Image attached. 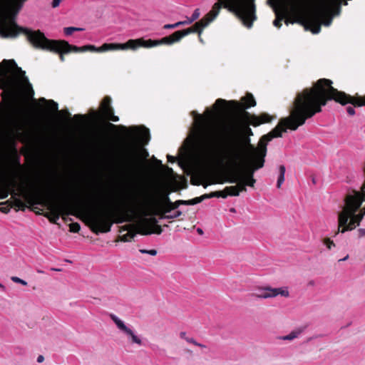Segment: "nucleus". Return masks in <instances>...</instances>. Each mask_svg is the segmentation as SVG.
Here are the masks:
<instances>
[{"label": "nucleus", "instance_id": "f257e3e1", "mask_svg": "<svg viewBox=\"0 0 365 365\" xmlns=\"http://www.w3.org/2000/svg\"><path fill=\"white\" fill-rule=\"evenodd\" d=\"M330 79L320 78L311 88L297 93L290 108L289 115L280 119L278 125L269 133L274 138L282 137L287 130H296L305 124L307 120L322 112V107L330 101L342 106L351 104L354 97L332 86Z\"/></svg>", "mask_w": 365, "mask_h": 365}, {"label": "nucleus", "instance_id": "f03ea898", "mask_svg": "<svg viewBox=\"0 0 365 365\" xmlns=\"http://www.w3.org/2000/svg\"><path fill=\"white\" fill-rule=\"evenodd\" d=\"M255 0H217L211 10L192 26L183 30H179L181 38L192 34L197 33L200 41H202L200 35L204 28L214 21L219 15L222 8L235 14L242 24L250 29L253 22L257 19Z\"/></svg>", "mask_w": 365, "mask_h": 365}, {"label": "nucleus", "instance_id": "7ed1b4c3", "mask_svg": "<svg viewBox=\"0 0 365 365\" xmlns=\"http://www.w3.org/2000/svg\"><path fill=\"white\" fill-rule=\"evenodd\" d=\"M56 189L51 183H47L43 185V189L32 188L27 190L22 187L21 194L29 205H46L50 212L46 213L44 216L53 224H57L61 216L65 221L67 220L66 217L68 215L78 217L81 211L78 203L53 199V195L56 192Z\"/></svg>", "mask_w": 365, "mask_h": 365}, {"label": "nucleus", "instance_id": "20e7f679", "mask_svg": "<svg viewBox=\"0 0 365 365\" xmlns=\"http://www.w3.org/2000/svg\"><path fill=\"white\" fill-rule=\"evenodd\" d=\"M135 212L133 209L121 210L115 204L112 203L106 207L86 211L84 217L93 232L106 233L110 231L114 223L133 221L132 214Z\"/></svg>", "mask_w": 365, "mask_h": 365}, {"label": "nucleus", "instance_id": "39448f33", "mask_svg": "<svg viewBox=\"0 0 365 365\" xmlns=\"http://www.w3.org/2000/svg\"><path fill=\"white\" fill-rule=\"evenodd\" d=\"M200 138L207 146V150L212 154H224L230 160V162L235 165H237L244 158V153L245 151L250 152V154H254L262 158H265L267 155V143L273 138L268 133L261 137L259 140L257 147H255L250 143V139L248 138H243V139H237L230 145V148L225 149H220V148H215L209 144L208 139L204 135L203 132L200 133Z\"/></svg>", "mask_w": 365, "mask_h": 365}, {"label": "nucleus", "instance_id": "423d86ee", "mask_svg": "<svg viewBox=\"0 0 365 365\" xmlns=\"http://www.w3.org/2000/svg\"><path fill=\"white\" fill-rule=\"evenodd\" d=\"M120 129L123 131H129L128 138L130 140L129 149L126 151L121 161L123 170L130 175H136L141 168V159L139 153L133 148L136 140L143 145L148 143L150 140L149 129L144 126H133L128 129L124 125H116L110 122L105 125L104 130H115Z\"/></svg>", "mask_w": 365, "mask_h": 365}, {"label": "nucleus", "instance_id": "0eeeda50", "mask_svg": "<svg viewBox=\"0 0 365 365\" xmlns=\"http://www.w3.org/2000/svg\"><path fill=\"white\" fill-rule=\"evenodd\" d=\"M247 124L245 125H242L241 127L240 130H237L235 129H232V135L231 138H229L228 141H222V138H220L217 130L214 127L205 125L204 123H200L197 128L195 132V138L199 144L202 152L209 158L212 159H226L230 161V160L224 154H212L210 153V151L207 150V146L205 145L204 143L201 140L200 135L201 132H203L204 135L207 138L208 142L210 145L214 146L215 148H220V149H225L227 148H230V145L237 139H243V138H248L249 139L250 136L253 135V133L252 129L249 125H252L247 121H245Z\"/></svg>", "mask_w": 365, "mask_h": 365}, {"label": "nucleus", "instance_id": "6e6552de", "mask_svg": "<svg viewBox=\"0 0 365 365\" xmlns=\"http://www.w3.org/2000/svg\"><path fill=\"white\" fill-rule=\"evenodd\" d=\"M363 202L361 192L353 190L346 194L342 210L338 213V230L336 233L351 231L360 225L365 216L359 211Z\"/></svg>", "mask_w": 365, "mask_h": 365}, {"label": "nucleus", "instance_id": "1a4fd4ad", "mask_svg": "<svg viewBox=\"0 0 365 365\" xmlns=\"http://www.w3.org/2000/svg\"><path fill=\"white\" fill-rule=\"evenodd\" d=\"M363 202L361 192L353 190L346 194L342 210L338 213V230L336 233L351 231L360 225L365 216L359 211Z\"/></svg>", "mask_w": 365, "mask_h": 365}, {"label": "nucleus", "instance_id": "9d476101", "mask_svg": "<svg viewBox=\"0 0 365 365\" xmlns=\"http://www.w3.org/2000/svg\"><path fill=\"white\" fill-rule=\"evenodd\" d=\"M24 76L25 71L17 66L14 60L4 59L0 63V88L9 94L13 102L19 100L21 91L19 78L28 81Z\"/></svg>", "mask_w": 365, "mask_h": 365}, {"label": "nucleus", "instance_id": "9b49d317", "mask_svg": "<svg viewBox=\"0 0 365 365\" xmlns=\"http://www.w3.org/2000/svg\"><path fill=\"white\" fill-rule=\"evenodd\" d=\"M226 104L232 106V108L240 113L241 118L247 121L254 127L260 125L261 124L270 123L274 118V116L269 115L267 113H262L259 115L251 114L245 110L256 106V101L253 95L247 93L244 97L241 98V102L236 101H227L226 100L218 98L216 100L213 105V109L218 110L223 108Z\"/></svg>", "mask_w": 365, "mask_h": 365}, {"label": "nucleus", "instance_id": "f8f14e48", "mask_svg": "<svg viewBox=\"0 0 365 365\" xmlns=\"http://www.w3.org/2000/svg\"><path fill=\"white\" fill-rule=\"evenodd\" d=\"M143 197H135L133 202L141 215L146 217L150 215H158L164 212L167 206L172 202L168 197V193L162 194L160 196L148 191L142 192Z\"/></svg>", "mask_w": 365, "mask_h": 365}, {"label": "nucleus", "instance_id": "ddd939ff", "mask_svg": "<svg viewBox=\"0 0 365 365\" xmlns=\"http://www.w3.org/2000/svg\"><path fill=\"white\" fill-rule=\"evenodd\" d=\"M319 1V0L315 1L313 7L312 8V9L304 17L299 13L298 6L297 5V4L292 3L290 6V9H289V14L292 13L293 14H294V16L293 17V19H291V18L287 19L285 20V24L287 25H288L289 23L290 24H294V23L303 24V20H304L305 22L309 26L312 27V33H314V34L319 33L320 30H319L317 32H314V31L317 29V24L314 23L311 19V15H312L314 14V12H315V11L317 8ZM336 15L337 14H333L331 13V14H329V16L318 17L317 22H319L318 24L319 25V29H321L322 24H323L325 26H329L332 21L333 16H336Z\"/></svg>", "mask_w": 365, "mask_h": 365}, {"label": "nucleus", "instance_id": "4468645a", "mask_svg": "<svg viewBox=\"0 0 365 365\" xmlns=\"http://www.w3.org/2000/svg\"><path fill=\"white\" fill-rule=\"evenodd\" d=\"M348 0H319L317 8L312 15H311L312 21L317 24V29L314 32L319 30L318 17L329 16L330 14H339L341 11V4L343 2L344 5H347Z\"/></svg>", "mask_w": 365, "mask_h": 365}, {"label": "nucleus", "instance_id": "2eb2a0df", "mask_svg": "<svg viewBox=\"0 0 365 365\" xmlns=\"http://www.w3.org/2000/svg\"><path fill=\"white\" fill-rule=\"evenodd\" d=\"M182 39L179 31H175L171 35L162 38L159 40H145L143 38L128 40L130 49L135 50L139 47L151 48L161 44L172 45Z\"/></svg>", "mask_w": 365, "mask_h": 365}, {"label": "nucleus", "instance_id": "dca6fc26", "mask_svg": "<svg viewBox=\"0 0 365 365\" xmlns=\"http://www.w3.org/2000/svg\"><path fill=\"white\" fill-rule=\"evenodd\" d=\"M112 99L110 96H105L101 101L98 111L93 110V118L96 120H106L107 121L118 122L119 118L114 114V109L111 106Z\"/></svg>", "mask_w": 365, "mask_h": 365}, {"label": "nucleus", "instance_id": "f3484780", "mask_svg": "<svg viewBox=\"0 0 365 365\" xmlns=\"http://www.w3.org/2000/svg\"><path fill=\"white\" fill-rule=\"evenodd\" d=\"M248 166L243 170H236L231 173V174H240L241 177H254V173L256 170L264 167L265 160L254 154H250V152L247 151Z\"/></svg>", "mask_w": 365, "mask_h": 365}, {"label": "nucleus", "instance_id": "a211bd4d", "mask_svg": "<svg viewBox=\"0 0 365 365\" xmlns=\"http://www.w3.org/2000/svg\"><path fill=\"white\" fill-rule=\"evenodd\" d=\"M74 50V53L78 52H85V51H91V52H105L108 51H115V50H125L129 48L128 41L125 43H105L100 47H96L94 45H86L81 47L75 46L73 48Z\"/></svg>", "mask_w": 365, "mask_h": 365}, {"label": "nucleus", "instance_id": "6ab92c4d", "mask_svg": "<svg viewBox=\"0 0 365 365\" xmlns=\"http://www.w3.org/2000/svg\"><path fill=\"white\" fill-rule=\"evenodd\" d=\"M137 232L142 235H160L163 232V229L161 226L158 225V220L155 217H144L137 225Z\"/></svg>", "mask_w": 365, "mask_h": 365}, {"label": "nucleus", "instance_id": "aec40b11", "mask_svg": "<svg viewBox=\"0 0 365 365\" xmlns=\"http://www.w3.org/2000/svg\"><path fill=\"white\" fill-rule=\"evenodd\" d=\"M278 295L288 297L289 295V291L287 287L272 288L270 287H264L258 289L257 292L252 294V296L267 299L275 297Z\"/></svg>", "mask_w": 365, "mask_h": 365}, {"label": "nucleus", "instance_id": "412c9836", "mask_svg": "<svg viewBox=\"0 0 365 365\" xmlns=\"http://www.w3.org/2000/svg\"><path fill=\"white\" fill-rule=\"evenodd\" d=\"M224 181L228 182L230 183L240 182V189L244 192L247 191V186L254 187L256 182V180L254 178V177H241L240 174H230L227 180Z\"/></svg>", "mask_w": 365, "mask_h": 365}, {"label": "nucleus", "instance_id": "4be33fe9", "mask_svg": "<svg viewBox=\"0 0 365 365\" xmlns=\"http://www.w3.org/2000/svg\"><path fill=\"white\" fill-rule=\"evenodd\" d=\"M22 187H24V189H26L27 190H31L32 188H34V190L37 189V188L43 189V185L34 186V183L29 184V185L27 187L21 185L19 188V193L14 192V195H18L19 197H22L21 194ZM12 198H13V200H12L11 205V207H14L16 209V210L24 211L26 210V208L27 207L26 204H28L26 200H25V202H24L19 197H16V196H12Z\"/></svg>", "mask_w": 365, "mask_h": 365}, {"label": "nucleus", "instance_id": "5701e85b", "mask_svg": "<svg viewBox=\"0 0 365 365\" xmlns=\"http://www.w3.org/2000/svg\"><path fill=\"white\" fill-rule=\"evenodd\" d=\"M110 318L121 331L130 337L132 343L142 345L141 339L130 328L126 327L122 320L114 314H110Z\"/></svg>", "mask_w": 365, "mask_h": 365}, {"label": "nucleus", "instance_id": "b1692460", "mask_svg": "<svg viewBox=\"0 0 365 365\" xmlns=\"http://www.w3.org/2000/svg\"><path fill=\"white\" fill-rule=\"evenodd\" d=\"M201 202L200 197H195L189 200H178L175 202H171L169 206H167L164 212H170L172 210H176L180 205H194Z\"/></svg>", "mask_w": 365, "mask_h": 365}, {"label": "nucleus", "instance_id": "393cba45", "mask_svg": "<svg viewBox=\"0 0 365 365\" xmlns=\"http://www.w3.org/2000/svg\"><path fill=\"white\" fill-rule=\"evenodd\" d=\"M276 18L273 21V24L274 26L277 28H280L282 26V22L284 17L289 14V8L287 6H284L283 7V11L282 13H280L279 11H276Z\"/></svg>", "mask_w": 365, "mask_h": 365}, {"label": "nucleus", "instance_id": "a878e982", "mask_svg": "<svg viewBox=\"0 0 365 365\" xmlns=\"http://www.w3.org/2000/svg\"><path fill=\"white\" fill-rule=\"evenodd\" d=\"M228 193L229 192H227V191H226V187H225L223 190L212 192L210 193L204 194V195H201L200 197V202H202V200H204L205 199H209V198H212V197L226 198L227 196H229Z\"/></svg>", "mask_w": 365, "mask_h": 365}, {"label": "nucleus", "instance_id": "bb28decb", "mask_svg": "<svg viewBox=\"0 0 365 365\" xmlns=\"http://www.w3.org/2000/svg\"><path fill=\"white\" fill-rule=\"evenodd\" d=\"M133 227V225H127L122 227V230H128V232L120 237L121 241L130 242L134 238L136 233L133 230H129L130 227Z\"/></svg>", "mask_w": 365, "mask_h": 365}, {"label": "nucleus", "instance_id": "cd10ccee", "mask_svg": "<svg viewBox=\"0 0 365 365\" xmlns=\"http://www.w3.org/2000/svg\"><path fill=\"white\" fill-rule=\"evenodd\" d=\"M237 185L227 186L226 191H227L229 196H238L240 192V183L236 182Z\"/></svg>", "mask_w": 365, "mask_h": 365}, {"label": "nucleus", "instance_id": "c85d7f7f", "mask_svg": "<svg viewBox=\"0 0 365 365\" xmlns=\"http://www.w3.org/2000/svg\"><path fill=\"white\" fill-rule=\"evenodd\" d=\"M354 97L353 106L354 107H361L365 106V95L359 96L358 93L352 96Z\"/></svg>", "mask_w": 365, "mask_h": 365}, {"label": "nucleus", "instance_id": "c756f323", "mask_svg": "<svg viewBox=\"0 0 365 365\" xmlns=\"http://www.w3.org/2000/svg\"><path fill=\"white\" fill-rule=\"evenodd\" d=\"M303 331V329H297L291 331L289 334L282 337L283 340L291 341L299 336V335Z\"/></svg>", "mask_w": 365, "mask_h": 365}, {"label": "nucleus", "instance_id": "7c9ffc66", "mask_svg": "<svg viewBox=\"0 0 365 365\" xmlns=\"http://www.w3.org/2000/svg\"><path fill=\"white\" fill-rule=\"evenodd\" d=\"M180 338L185 339L188 343L192 344L199 347H202V348L205 347V346L204 344L197 342L193 338L186 336V333L185 331H181L180 333Z\"/></svg>", "mask_w": 365, "mask_h": 365}, {"label": "nucleus", "instance_id": "2f4dec72", "mask_svg": "<svg viewBox=\"0 0 365 365\" xmlns=\"http://www.w3.org/2000/svg\"><path fill=\"white\" fill-rule=\"evenodd\" d=\"M279 175L277 182V187L278 188H280L282 184L284 181V174H285V171H286L285 167L282 165H280L279 167Z\"/></svg>", "mask_w": 365, "mask_h": 365}, {"label": "nucleus", "instance_id": "473e14b6", "mask_svg": "<svg viewBox=\"0 0 365 365\" xmlns=\"http://www.w3.org/2000/svg\"><path fill=\"white\" fill-rule=\"evenodd\" d=\"M168 212H161L158 216L160 219H174L180 217L182 215L180 210H177L173 215H166Z\"/></svg>", "mask_w": 365, "mask_h": 365}, {"label": "nucleus", "instance_id": "72a5a7b5", "mask_svg": "<svg viewBox=\"0 0 365 365\" xmlns=\"http://www.w3.org/2000/svg\"><path fill=\"white\" fill-rule=\"evenodd\" d=\"M48 103L51 106V110H53V111H58V113H65L67 115L68 118H71V114L68 111V110H61V111H58V103H56L55 101H52V100H50L48 101Z\"/></svg>", "mask_w": 365, "mask_h": 365}, {"label": "nucleus", "instance_id": "f704fd0d", "mask_svg": "<svg viewBox=\"0 0 365 365\" xmlns=\"http://www.w3.org/2000/svg\"><path fill=\"white\" fill-rule=\"evenodd\" d=\"M191 184L193 185H202V186L206 188L208 185V183H202L201 181L200 180H195L194 178H192L191 179ZM225 181L223 180H217V181H215V182H212L210 183H209V185L210 184H214V183H223Z\"/></svg>", "mask_w": 365, "mask_h": 365}, {"label": "nucleus", "instance_id": "c9c22d12", "mask_svg": "<svg viewBox=\"0 0 365 365\" xmlns=\"http://www.w3.org/2000/svg\"><path fill=\"white\" fill-rule=\"evenodd\" d=\"M84 29L83 28H78V27H66L63 29L64 34L66 36H71L74 31H83Z\"/></svg>", "mask_w": 365, "mask_h": 365}, {"label": "nucleus", "instance_id": "e433bc0d", "mask_svg": "<svg viewBox=\"0 0 365 365\" xmlns=\"http://www.w3.org/2000/svg\"><path fill=\"white\" fill-rule=\"evenodd\" d=\"M81 230L80 224L78 222H73L69 225V231L73 233H78Z\"/></svg>", "mask_w": 365, "mask_h": 365}, {"label": "nucleus", "instance_id": "4c0bfd02", "mask_svg": "<svg viewBox=\"0 0 365 365\" xmlns=\"http://www.w3.org/2000/svg\"><path fill=\"white\" fill-rule=\"evenodd\" d=\"M200 9H196L193 11L191 17L190 19H188V23H192L194 21H195L196 19H197L200 17Z\"/></svg>", "mask_w": 365, "mask_h": 365}, {"label": "nucleus", "instance_id": "58836bf2", "mask_svg": "<svg viewBox=\"0 0 365 365\" xmlns=\"http://www.w3.org/2000/svg\"><path fill=\"white\" fill-rule=\"evenodd\" d=\"M323 242L329 250H331L332 247H335V244L333 240L329 237L324 238Z\"/></svg>", "mask_w": 365, "mask_h": 365}, {"label": "nucleus", "instance_id": "ea45409f", "mask_svg": "<svg viewBox=\"0 0 365 365\" xmlns=\"http://www.w3.org/2000/svg\"><path fill=\"white\" fill-rule=\"evenodd\" d=\"M86 118V116L85 115H82V114H76L73 116V119L75 120L78 121V123H82L83 121H84Z\"/></svg>", "mask_w": 365, "mask_h": 365}, {"label": "nucleus", "instance_id": "a19ab883", "mask_svg": "<svg viewBox=\"0 0 365 365\" xmlns=\"http://www.w3.org/2000/svg\"><path fill=\"white\" fill-rule=\"evenodd\" d=\"M140 252L143 253V254H149L152 256H155L157 255V250H144V249H141L139 250Z\"/></svg>", "mask_w": 365, "mask_h": 365}, {"label": "nucleus", "instance_id": "79ce46f5", "mask_svg": "<svg viewBox=\"0 0 365 365\" xmlns=\"http://www.w3.org/2000/svg\"><path fill=\"white\" fill-rule=\"evenodd\" d=\"M11 279L14 282H16V283H19L22 285H27V282L21 279H20L19 277H11Z\"/></svg>", "mask_w": 365, "mask_h": 365}, {"label": "nucleus", "instance_id": "37998d69", "mask_svg": "<svg viewBox=\"0 0 365 365\" xmlns=\"http://www.w3.org/2000/svg\"><path fill=\"white\" fill-rule=\"evenodd\" d=\"M9 195V191L7 189H1L0 188V200L5 199Z\"/></svg>", "mask_w": 365, "mask_h": 365}, {"label": "nucleus", "instance_id": "c03bdc74", "mask_svg": "<svg viewBox=\"0 0 365 365\" xmlns=\"http://www.w3.org/2000/svg\"><path fill=\"white\" fill-rule=\"evenodd\" d=\"M11 207V205H6L4 207H0V211L4 213H8L10 211V209Z\"/></svg>", "mask_w": 365, "mask_h": 365}, {"label": "nucleus", "instance_id": "a18cd8bd", "mask_svg": "<svg viewBox=\"0 0 365 365\" xmlns=\"http://www.w3.org/2000/svg\"><path fill=\"white\" fill-rule=\"evenodd\" d=\"M346 112L349 115H355V110L354 108V107H351V106H348L346 108Z\"/></svg>", "mask_w": 365, "mask_h": 365}, {"label": "nucleus", "instance_id": "49530a36", "mask_svg": "<svg viewBox=\"0 0 365 365\" xmlns=\"http://www.w3.org/2000/svg\"><path fill=\"white\" fill-rule=\"evenodd\" d=\"M177 27H178V24L177 23L173 24H165L163 26V28L165 29H175V28H177Z\"/></svg>", "mask_w": 365, "mask_h": 365}, {"label": "nucleus", "instance_id": "de8ad7c7", "mask_svg": "<svg viewBox=\"0 0 365 365\" xmlns=\"http://www.w3.org/2000/svg\"><path fill=\"white\" fill-rule=\"evenodd\" d=\"M62 0H53L51 3V6L53 8H56L59 6L60 3Z\"/></svg>", "mask_w": 365, "mask_h": 365}, {"label": "nucleus", "instance_id": "09e8293b", "mask_svg": "<svg viewBox=\"0 0 365 365\" xmlns=\"http://www.w3.org/2000/svg\"><path fill=\"white\" fill-rule=\"evenodd\" d=\"M358 235L359 237H365V229L364 228H360L358 230Z\"/></svg>", "mask_w": 365, "mask_h": 365}, {"label": "nucleus", "instance_id": "8fccbe9b", "mask_svg": "<svg viewBox=\"0 0 365 365\" xmlns=\"http://www.w3.org/2000/svg\"><path fill=\"white\" fill-rule=\"evenodd\" d=\"M168 160L170 162V163H175V158L174 156H172V155H168Z\"/></svg>", "mask_w": 365, "mask_h": 365}, {"label": "nucleus", "instance_id": "3c124183", "mask_svg": "<svg viewBox=\"0 0 365 365\" xmlns=\"http://www.w3.org/2000/svg\"><path fill=\"white\" fill-rule=\"evenodd\" d=\"M177 24H178V26H180L181 25L190 24L191 23H188V20H187V21H178V22H177Z\"/></svg>", "mask_w": 365, "mask_h": 365}, {"label": "nucleus", "instance_id": "603ef678", "mask_svg": "<svg viewBox=\"0 0 365 365\" xmlns=\"http://www.w3.org/2000/svg\"><path fill=\"white\" fill-rule=\"evenodd\" d=\"M44 361V357L42 355H39L38 357H37V362L38 363H41Z\"/></svg>", "mask_w": 365, "mask_h": 365}, {"label": "nucleus", "instance_id": "864d4df0", "mask_svg": "<svg viewBox=\"0 0 365 365\" xmlns=\"http://www.w3.org/2000/svg\"><path fill=\"white\" fill-rule=\"evenodd\" d=\"M358 211H359L360 212L363 213L365 215V206L361 208L360 207Z\"/></svg>", "mask_w": 365, "mask_h": 365}, {"label": "nucleus", "instance_id": "5fc2aeb1", "mask_svg": "<svg viewBox=\"0 0 365 365\" xmlns=\"http://www.w3.org/2000/svg\"><path fill=\"white\" fill-rule=\"evenodd\" d=\"M197 232L200 235H202L203 234V231H202V230L201 228H197Z\"/></svg>", "mask_w": 365, "mask_h": 365}, {"label": "nucleus", "instance_id": "6e6d98bb", "mask_svg": "<svg viewBox=\"0 0 365 365\" xmlns=\"http://www.w3.org/2000/svg\"><path fill=\"white\" fill-rule=\"evenodd\" d=\"M143 152L145 154L144 158H147L148 156V152L145 149L143 150Z\"/></svg>", "mask_w": 365, "mask_h": 365}, {"label": "nucleus", "instance_id": "4d7b16f0", "mask_svg": "<svg viewBox=\"0 0 365 365\" xmlns=\"http://www.w3.org/2000/svg\"><path fill=\"white\" fill-rule=\"evenodd\" d=\"M0 289H2V291H5L6 290V287L4 285H3L2 284L0 283Z\"/></svg>", "mask_w": 365, "mask_h": 365}, {"label": "nucleus", "instance_id": "13d9d810", "mask_svg": "<svg viewBox=\"0 0 365 365\" xmlns=\"http://www.w3.org/2000/svg\"><path fill=\"white\" fill-rule=\"evenodd\" d=\"M348 258H349V255H346V256L345 257H344L343 259H339V261H345V260H346Z\"/></svg>", "mask_w": 365, "mask_h": 365}, {"label": "nucleus", "instance_id": "bf43d9fd", "mask_svg": "<svg viewBox=\"0 0 365 365\" xmlns=\"http://www.w3.org/2000/svg\"><path fill=\"white\" fill-rule=\"evenodd\" d=\"M51 270L58 271V272L61 271L60 269H56V268H52Z\"/></svg>", "mask_w": 365, "mask_h": 365}, {"label": "nucleus", "instance_id": "052dcab7", "mask_svg": "<svg viewBox=\"0 0 365 365\" xmlns=\"http://www.w3.org/2000/svg\"><path fill=\"white\" fill-rule=\"evenodd\" d=\"M29 87H30V89H31V94L33 95L34 94V90L32 89L31 85H29Z\"/></svg>", "mask_w": 365, "mask_h": 365}, {"label": "nucleus", "instance_id": "680f3d73", "mask_svg": "<svg viewBox=\"0 0 365 365\" xmlns=\"http://www.w3.org/2000/svg\"><path fill=\"white\" fill-rule=\"evenodd\" d=\"M200 118H201L203 121L205 120V119L203 118V116L202 115H199Z\"/></svg>", "mask_w": 365, "mask_h": 365}, {"label": "nucleus", "instance_id": "e2e57ef3", "mask_svg": "<svg viewBox=\"0 0 365 365\" xmlns=\"http://www.w3.org/2000/svg\"><path fill=\"white\" fill-rule=\"evenodd\" d=\"M309 284H311V285H314V282L313 281H311V282H309Z\"/></svg>", "mask_w": 365, "mask_h": 365}, {"label": "nucleus", "instance_id": "0e129e2a", "mask_svg": "<svg viewBox=\"0 0 365 365\" xmlns=\"http://www.w3.org/2000/svg\"><path fill=\"white\" fill-rule=\"evenodd\" d=\"M41 101H46L45 98H41Z\"/></svg>", "mask_w": 365, "mask_h": 365}, {"label": "nucleus", "instance_id": "69168bd1", "mask_svg": "<svg viewBox=\"0 0 365 365\" xmlns=\"http://www.w3.org/2000/svg\"><path fill=\"white\" fill-rule=\"evenodd\" d=\"M312 182H313V183H316L314 178L312 179Z\"/></svg>", "mask_w": 365, "mask_h": 365}, {"label": "nucleus", "instance_id": "338daca9", "mask_svg": "<svg viewBox=\"0 0 365 365\" xmlns=\"http://www.w3.org/2000/svg\"><path fill=\"white\" fill-rule=\"evenodd\" d=\"M230 211H231V212H234V211H235V209H234V208H232V209L230 210Z\"/></svg>", "mask_w": 365, "mask_h": 365}, {"label": "nucleus", "instance_id": "774afa93", "mask_svg": "<svg viewBox=\"0 0 365 365\" xmlns=\"http://www.w3.org/2000/svg\"><path fill=\"white\" fill-rule=\"evenodd\" d=\"M363 201H365V197L363 196Z\"/></svg>", "mask_w": 365, "mask_h": 365}]
</instances>
